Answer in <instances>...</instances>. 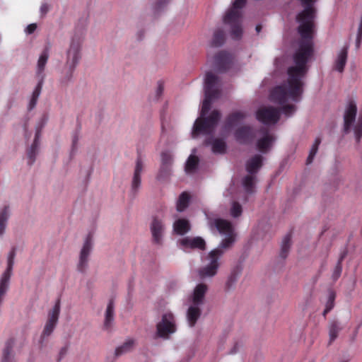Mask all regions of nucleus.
I'll return each instance as SVG.
<instances>
[{"instance_id":"29","label":"nucleus","mask_w":362,"mask_h":362,"mask_svg":"<svg viewBox=\"0 0 362 362\" xmlns=\"http://www.w3.org/2000/svg\"><path fill=\"white\" fill-rule=\"evenodd\" d=\"M173 230L178 235H184L189 231L190 224L186 219H178L173 223Z\"/></svg>"},{"instance_id":"36","label":"nucleus","mask_w":362,"mask_h":362,"mask_svg":"<svg viewBox=\"0 0 362 362\" xmlns=\"http://www.w3.org/2000/svg\"><path fill=\"white\" fill-rule=\"evenodd\" d=\"M291 245V240L290 235H286L281 242L280 255L282 258H286L289 252Z\"/></svg>"},{"instance_id":"3","label":"nucleus","mask_w":362,"mask_h":362,"mask_svg":"<svg viewBox=\"0 0 362 362\" xmlns=\"http://www.w3.org/2000/svg\"><path fill=\"white\" fill-rule=\"evenodd\" d=\"M221 83L219 78L212 72H207L204 78L205 98L203 100L200 116L194 124L192 136L196 138L199 134H211L221 118V113L214 110L206 117L212 101L220 95Z\"/></svg>"},{"instance_id":"21","label":"nucleus","mask_w":362,"mask_h":362,"mask_svg":"<svg viewBox=\"0 0 362 362\" xmlns=\"http://www.w3.org/2000/svg\"><path fill=\"white\" fill-rule=\"evenodd\" d=\"M39 138H40V130L37 129L33 143L31 145V146L29 148V149L28 150V152H27V156H28V163L29 165H33V163L35 161V158L38 153L39 147H40Z\"/></svg>"},{"instance_id":"47","label":"nucleus","mask_w":362,"mask_h":362,"mask_svg":"<svg viewBox=\"0 0 362 362\" xmlns=\"http://www.w3.org/2000/svg\"><path fill=\"white\" fill-rule=\"evenodd\" d=\"M346 256V251L341 252L337 262H340L341 264L342 261L344 260V259L345 258Z\"/></svg>"},{"instance_id":"28","label":"nucleus","mask_w":362,"mask_h":362,"mask_svg":"<svg viewBox=\"0 0 362 362\" xmlns=\"http://www.w3.org/2000/svg\"><path fill=\"white\" fill-rule=\"evenodd\" d=\"M343 329L341 323L337 320L331 321L329 324V343H332L338 337L339 332Z\"/></svg>"},{"instance_id":"35","label":"nucleus","mask_w":362,"mask_h":362,"mask_svg":"<svg viewBox=\"0 0 362 362\" xmlns=\"http://www.w3.org/2000/svg\"><path fill=\"white\" fill-rule=\"evenodd\" d=\"M199 163V158L194 154H192L188 158L186 165H185V171L187 173L190 174L195 172L197 165Z\"/></svg>"},{"instance_id":"49","label":"nucleus","mask_w":362,"mask_h":362,"mask_svg":"<svg viewBox=\"0 0 362 362\" xmlns=\"http://www.w3.org/2000/svg\"><path fill=\"white\" fill-rule=\"evenodd\" d=\"M261 28H262L261 25H257L256 26L257 32L259 33L261 30Z\"/></svg>"},{"instance_id":"14","label":"nucleus","mask_w":362,"mask_h":362,"mask_svg":"<svg viewBox=\"0 0 362 362\" xmlns=\"http://www.w3.org/2000/svg\"><path fill=\"white\" fill-rule=\"evenodd\" d=\"M93 248V241L90 236H88L81 250L79 260L77 265L78 270L80 272H84L88 267V258Z\"/></svg>"},{"instance_id":"44","label":"nucleus","mask_w":362,"mask_h":362,"mask_svg":"<svg viewBox=\"0 0 362 362\" xmlns=\"http://www.w3.org/2000/svg\"><path fill=\"white\" fill-rule=\"evenodd\" d=\"M163 89H164V88H163V84L160 83H158L156 91V96L158 98L162 95Z\"/></svg>"},{"instance_id":"1","label":"nucleus","mask_w":362,"mask_h":362,"mask_svg":"<svg viewBox=\"0 0 362 362\" xmlns=\"http://www.w3.org/2000/svg\"><path fill=\"white\" fill-rule=\"evenodd\" d=\"M305 6L297 16L299 23L298 33L300 39L296 42L293 54V64L288 69L286 83L274 88L269 96L270 100L281 107L283 113L289 117L296 110L290 102H298L303 93V78L308 70V63L313 54V37L315 10L313 4L316 0H300Z\"/></svg>"},{"instance_id":"17","label":"nucleus","mask_w":362,"mask_h":362,"mask_svg":"<svg viewBox=\"0 0 362 362\" xmlns=\"http://www.w3.org/2000/svg\"><path fill=\"white\" fill-rule=\"evenodd\" d=\"M178 243L185 251L189 249L204 250L206 247V243L201 237H185L179 240Z\"/></svg>"},{"instance_id":"40","label":"nucleus","mask_w":362,"mask_h":362,"mask_svg":"<svg viewBox=\"0 0 362 362\" xmlns=\"http://www.w3.org/2000/svg\"><path fill=\"white\" fill-rule=\"evenodd\" d=\"M320 143H321V139L320 138H316L315 140V142L313 144L312 148L310 151L309 156L307 158V164H310L312 163L315 154L317 152L318 146Z\"/></svg>"},{"instance_id":"46","label":"nucleus","mask_w":362,"mask_h":362,"mask_svg":"<svg viewBox=\"0 0 362 362\" xmlns=\"http://www.w3.org/2000/svg\"><path fill=\"white\" fill-rule=\"evenodd\" d=\"M49 9V7L46 4H43L41 7H40V11L43 13V14H45L47 11Z\"/></svg>"},{"instance_id":"45","label":"nucleus","mask_w":362,"mask_h":362,"mask_svg":"<svg viewBox=\"0 0 362 362\" xmlns=\"http://www.w3.org/2000/svg\"><path fill=\"white\" fill-rule=\"evenodd\" d=\"M168 0H159V1L157 3V8L160 9L162 8V6L167 4Z\"/></svg>"},{"instance_id":"31","label":"nucleus","mask_w":362,"mask_h":362,"mask_svg":"<svg viewBox=\"0 0 362 362\" xmlns=\"http://www.w3.org/2000/svg\"><path fill=\"white\" fill-rule=\"evenodd\" d=\"M347 59V47H344L338 54L336 62L335 69L339 72L344 70Z\"/></svg>"},{"instance_id":"20","label":"nucleus","mask_w":362,"mask_h":362,"mask_svg":"<svg viewBox=\"0 0 362 362\" xmlns=\"http://www.w3.org/2000/svg\"><path fill=\"white\" fill-rule=\"evenodd\" d=\"M10 216L11 209L8 206H4L0 209V238H2L6 232Z\"/></svg>"},{"instance_id":"39","label":"nucleus","mask_w":362,"mask_h":362,"mask_svg":"<svg viewBox=\"0 0 362 362\" xmlns=\"http://www.w3.org/2000/svg\"><path fill=\"white\" fill-rule=\"evenodd\" d=\"M335 297L336 295L334 292L329 291L325 303V308L322 313L324 317L334 308Z\"/></svg>"},{"instance_id":"11","label":"nucleus","mask_w":362,"mask_h":362,"mask_svg":"<svg viewBox=\"0 0 362 362\" xmlns=\"http://www.w3.org/2000/svg\"><path fill=\"white\" fill-rule=\"evenodd\" d=\"M257 119L265 124H274L280 118V110L271 106L261 107L256 113Z\"/></svg>"},{"instance_id":"34","label":"nucleus","mask_w":362,"mask_h":362,"mask_svg":"<svg viewBox=\"0 0 362 362\" xmlns=\"http://www.w3.org/2000/svg\"><path fill=\"white\" fill-rule=\"evenodd\" d=\"M42 84L43 83L42 81H38L37 85L36 86V87L35 88V89L32 93V96H31L30 100L28 104V109L30 110L33 109L37 103L38 98L41 93Z\"/></svg>"},{"instance_id":"24","label":"nucleus","mask_w":362,"mask_h":362,"mask_svg":"<svg viewBox=\"0 0 362 362\" xmlns=\"http://www.w3.org/2000/svg\"><path fill=\"white\" fill-rule=\"evenodd\" d=\"M76 68V66L72 67L71 65L65 64L64 70L63 71L62 76L59 79L61 86H66L72 81Z\"/></svg>"},{"instance_id":"26","label":"nucleus","mask_w":362,"mask_h":362,"mask_svg":"<svg viewBox=\"0 0 362 362\" xmlns=\"http://www.w3.org/2000/svg\"><path fill=\"white\" fill-rule=\"evenodd\" d=\"M115 307L112 300H110L105 313L104 327L105 329H110L114 321Z\"/></svg>"},{"instance_id":"25","label":"nucleus","mask_w":362,"mask_h":362,"mask_svg":"<svg viewBox=\"0 0 362 362\" xmlns=\"http://www.w3.org/2000/svg\"><path fill=\"white\" fill-rule=\"evenodd\" d=\"M47 59H48V54L47 52H43L39 59H38V61H37V69H36V74L39 78V81H42L43 83V80H44V70H45V65L47 62Z\"/></svg>"},{"instance_id":"12","label":"nucleus","mask_w":362,"mask_h":362,"mask_svg":"<svg viewBox=\"0 0 362 362\" xmlns=\"http://www.w3.org/2000/svg\"><path fill=\"white\" fill-rule=\"evenodd\" d=\"M15 251L12 250L8 256V266L0 279V305L3 302L9 286V281L12 273Z\"/></svg>"},{"instance_id":"13","label":"nucleus","mask_w":362,"mask_h":362,"mask_svg":"<svg viewBox=\"0 0 362 362\" xmlns=\"http://www.w3.org/2000/svg\"><path fill=\"white\" fill-rule=\"evenodd\" d=\"M173 163V156L170 151H163L160 153V164L157 179L162 180L170 176Z\"/></svg>"},{"instance_id":"18","label":"nucleus","mask_w":362,"mask_h":362,"mask_svg":"<svg viewBox=\"0 0 362 362\" xmlns=\"http://www.w3.org/2000/svg\"><path fill=\"white\" fill-rule=\"evenodd\" d=\"M259 134L262 136L257 142V148L262 153H267L271 148L274 137L266 128L261 129Z\"/></svg>"},{"instance_id":"4","label":"nucleus","mask_w":362,"mask_h":362,"mask_svg":"<svg viewBox=\"0 0 362 362\" xmlns=\"http://www.w3.org/2000/svg\"><path fill=\"white\" fill-rule=\"evenodd\" d=\"M209 287L205 283H199L187 300V321L189 327H194L202 314V308L205 303V296Z\"/></svg>"},{"instance_id":"41","label":"nucleus","mask_w":362,"mask_h":362,"mask_svg":"<svg viewBox=\"0 0 362 362\" xmlns=\"http://www.w3.org/2000/svg\"><path fill=\"white\" fill-rule=\"evenodd\" d=\"M243 212L242 206L237 202H233L230 209V214L233 218H238Z\"/></svg>"},{"instance_id":"32","label":"nucleus","mask_w":362,"mask_h":362,"mask_svg":"<svg viewBox=\"0 0 362 362\" xmlns=\"http://www.w3.org/2000/svg\"><path fill=\"white\" fill-rule=\"evenodd\" d=\"M245 114L243 112H235L229 115L226 124V129H230L233 126L237 124L240 121L245 117Z\"/></svg>"},{"instance_id":"5","label":"nucleus","mask_w":362,"mask_h":362,"mask_svg":"<svg viewBox=\"0 0 362 362\" xmlns=\"http://www.w3.org/2000/svg\"><path fill=\"white\" fill-rule=\"evenodd\" d=\"M86 30L83 27L75 28L66 52V64L77 66L82 57V45L85 38Z\"/></svg>"},{"instance_id":"2","label":"nucleus","mask_w":362,"mask_h":362,"mask_svg":"<svg viewBox=\"0 0 362 362\" xmlns=\"http://www.w3.org/2000/svg\"><path fill=\"white\" fill-rule=\"evenodd\" d=\"M208 224L216 228L224 236L219 245L202 257L203 265L197 269V275L202 280L214 278L221 265V257L226 250L230 249L235 240V232L231 223L222 218H208Z\"/></svg>"},{"instance_id":"43","label":"nucleus","mask_w":362,"mask_h":362,"mask_svg":"<svg viewBox=\"0 0 362 362\" xmlns=\"http://www.w3.org/2000/svg\"><path fill=\"white\" fill-rule=\"evenodd\" d=\"M36 28H37V25L35 23H31L26 27L25 31L27 34L30 35V34H32L33 33H34V31L36 30Z\"/></svg>"},{"instance_id":"50","label":"nucleus","mask_w":362,"mask_h":362,"mask_svg":"<svg viewBox=\"0 0 362 362\" xmlns=\"http://www.w3.org/2000/svg\"><path fill=\"white\" fill-rule=\"evenodd\" d=\"M196 149H193V153H195Z\"/></svg>"},{"instance_id":"15","label":"nucleus","mask_w":362,"mask_h":362,"mask_svg":"<svg viewBox=\"0 0 362 362\" xmlns=\"http://www.w3.org/2000/svg\"><path fill=\"white\" fill-rule=\"evenodd\" d=\"M150 230L153 242L156 244H161L165 233V224L162 218L154 216L150 224Z\"/></svg>"},{"instance_id":"22","label":"nucleus","mask_w":362,"mask_h":362,"mask_svg":"<svg viewBox=\"0 0 362 362\" xmlns=\"http://www.w3.org/2000/svg\"><path fill=\"white\" fill-rule=\"evenodd\" d=\"M206 146H211L214 153H223L226 151V143L221 139H212L209 137L204 141Z\"/></svg>"},{"instance_id":"19","label":"nucleus","mask_w":362,"mask_h":362,"mask_svg":"<svg viewBox=\"0 0 362 362\" xmlns=\"http://www.w3.org/2000/svg\"><path fill=\"white\" fill-rule=\"evenodd\" d=\"M214 63L220 71H223L230 67L232 57L226 52H220L214 57Z\"/></svg>"},{"instance_id":"33","label":"nucleus","mask_w":362,"mask_h":362,"mask_svg":"<svg viewBox=\"0 0 362 362\" xmlns=\"http://www.w3.org/2000/svg\"><path fill=\"white\" fill-rule=\"evenodd\" d=\"M225 42V34L221 29H217L214 31L213 37L210 42L211 47H221Z\"/></svg>"},{"instance_id":"27","label":"nucleus","mask_w":362,"mask_h":362,"mask_svg":"<svg viewBox=\"0 0 362 362\" xmlns=\"http://www.w3.org/2000/svg\"><path fill=\"white\" fill-rule=\"evenodd\" d=\"M134 346L135 341L132 339H128L122 345L116 348L115 355L118 357L127 354L134 349Z\"/></svg>"},{"instance_id":"8","label":"nucleus","mask_w":362,"mask_h":362,"mask_svg":"<svg viewBox=\"0 0 362 362\" xmlns=\"http://www.w3.org/2000/svg\"><path fill=\"white\" fill-rule=\"evenodd\" d=\"M262 159V156L255 155L247 161L246 170L250 175H246L243 178V185L245 192L248 194L254 192L256 176L252 174L256 173L261 168Z\"/></svg>"},{"instance_id":"9","label":"nucleus","mask_w":362,"mask_h":362,"mask_svg":"<svg viewBox=\"0 0 362 362\" xmlns=\"http://www.w3.org/2000/svg\"><path fill=\"white\" fill-rule=\"evenodd\" d=\"M177 331L176 319L171 312H166L161 315L156 324V335L164 339H169Z\"/></svg>"},{"instance_id":"23","label":"nucleus","mask_w":362,"mask_h":362,"mask_svg":"<svg viewBox=\"0 0 362 362\" xmlns=\"http://www.w3.org/2000/svg\"><path fill=\"white\" fill-rule=\"evenodd\" d=\"M254 136L252 129L249 127H240L235 132V138L240 143H245L252 140Z\"/></svg>"},{"instance_id":"7","label":"nucleus","mask_w":362,"mask_h":362,"mask_svg":"<svg viewBox=\"0 0 362 362\" xmlns=\"http://www.w3.org/2000/svg\"><path fill=\"white\" fill-rule=\"evenodd\" d=\"M357 112L356 105L354 102H350L344 115V131L349 133L354 130L356 140L358 142L362 136V113L360 115L357 122L354 125Z\"/></svg>"},{"instance_id":"37","label":"nucleus","mask_w":362,"mask_h":362,"mask_svg":"<svg viewBox=\"0 0 362 362\" xmlns=\"http://www.w3.org/2000/svg\"><path fill=\"white\" fill-rule=\"evenodd\" d=\"M13 342L8 341L3 351V358L1 362H15L12 353Z\"/></svg>"},{"instance_id":"16","label":"nucleus","mask_w":362,"mask_h":362,"mask_svg":"<svg viewBox=\"0 0 362 362\" xmlns=\"http://www.w3.org/2000/svg\"><path fill=\"white\" fill-rule=\"evenodd\" d=\"M144 167V163L141 158L138 156L136 160L135 168L131 184L130 193L132 196H136L141 185V173Z\"/></svg>"},{"instance_id":"48","label":"nucleus","mask_w":362,"mask_h":362,"mask_svg":"<svg viewBox=\"0 0 362 362\" xmlns=\"http://www.w3.org/2000/svg\"><path fill=\"white\" fill-rule=\"evenodd\" d=\"M78 136L76 135L74 136V137L72 139V146H73L74 148L76 145V144L78 142Z\"/></svg>"},{"instance_id":"42","label":"nucleus","mask_w":362,"mask_h":362,"mask_svg":"<svg viewBox=\"0 0 362 362\" xmlns=\"http://www.w3.org/2000/svg\"><path fill=\"white\" fill-rule=\"evenodd\" d=\"M341 271H342L341 264L340 262H337V264L334 268L333 274H332V278L334 279V280H337L339 277V276L341 275Z\"/></svg>"},{"instance_id":"6","label":"nucleus","mask_w":362,"mask_h":362,"mask_svg":"<svg viewBox=\"0 0 362 362\" xmlns=\"http://www.w3.org/2000/svg\"><path fill=\"white\" fill-rule=\"evenodd\" d=\"M245 4V0H235L233 4V7L228 11L223 18L225 23L230 25L231 35L235 39H239L242 35L240 9Z\"/></svg>"},{"instance_id":"10","label":"nucleus","mask_w":362,"mask_h":362,"mask_svg":"<svg viewBox=\"0 0 362 362\" xmlns=\"http://www.w3.org/2000/svg\"><path fill=\"white\" fill-rule=\"evenodd\" d=\"M60 313V302L57 300L54 307L49 311L47 320L45 322L41 339H45L49 337L56 327Z\"/></svg>"},{"instance_id":"30","label":"nucleus","mask_w":362,"mask_h":362,"mask_svg":"<svg viewBox=\"0 0 362 362\" xmlns=\"http://www.w3.org/2000/svg\"><path fill=\"white\" fill-rule=\"evenodd\" d=\"M241 273V269L239 268V267H236L235 269H233L230 275L228 276V279H227V281L226 282V289L229 291L230 289H232L235 284H236L238 279V277L240 276Z\"/></svg>"},{"instance_id":"38","label":"nucleus","mask_w":362,"mask_h":362,"mask_svg":"<svg viewBox=\"0 0 362 362\" xmlns=\"http://www.w3.org/2000/svg\"><path fill=\"white\" fill-rule=\"evenodd\" d=\"M189 195L187 192H182L177 202V210L180 212L183 211L188 206Z\"/></svg>"}]
</instances>
